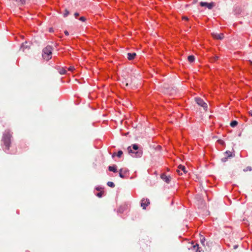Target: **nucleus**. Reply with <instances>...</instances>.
<instances>
[{"instance_id":"f257e3e1","label":"nucleus","mask_w":252,"mask_h":252,"mask_svg":"<svg viewBox=\"0 0 252 252\" xmlns=\"http://www.w3.org/2000/svg\"><path fill=\"white\" fill-rule=\"evenodd\" d=\"M12 133L9 130H6L3 134L1 141L7 150H9L10 147Z\"/></svg>"},{"instance_id":"f03ea898","label":"nucleus","mask_w":252,"mask_h":252,"mask_svg":"<svg viewBox=\"0 0 252 252\" xmlns=\"http://www.w3.org/2000/svg\"><path fill=\"white\" fill-rule=\"evenodd\" d=\"M52 50V47L50 45L47 46L43 49L42 56L44 60L48 61L51 59Z\"/></svg>"},{"instance_id":"7ed1b4c3","label":"nucleus","mask_w":252,"mask_h":252,"mask_svg":"<svg viewBox=\"0 0 252 252\" xmlns=\"http://www.w3.org/2000/svg\"><path fill=\"white\" fill-rule=\"evenodd\" d=\"M194 100L196 103L200 106L202 107L203 109L206 111L208 108V105L207 103L200 97H195Z\"/></svg>"},{"instance_id":"20e7f679","label":"nucleus","mask_w":252,"mask_h":252,"mask_svg":"<svg viewBox=\"0 0 252 252\" xmlns=\"http://www.w3.org/2000/svg\"><path fill=\"white\" fill-rule=\"evenodd\" d=\"M127 151H128V153H132V154H135V156H134L133 157H136V158H140L142 157V156L143 155L142 150H137V151L134 152L131 150L130 146H129L127 148Z\"/></svg>"},{"instance_id":"39448f33","label":"nucleus","mask_w":252,"mask_h":252,"mask_svg":"<svg viewBox=\"0 0 252 252\" xmlns=\"http://www.w3.org/2000/svg\"><path fill=\"white\" fill-rule=\"evenodd\" d=\"M200 5L202 7L205 6L207 7L209 9H212L213 7L215 6V3L213 2L210 3H207L206 2H200Z\"/></svg>"},{"instance_id":"423d86ee","label":"nucleus","mask_w":252,"mask_h":252,"mask_svg":"<svg viewBox=\"0 0 252 252\" xmlns=\"http://www.w3.org/2000/svg\"><path fill=\"white\" fill-rule=\"evenodd\" d=\"M212 36L214 38L216 39L222 40L224 38V34L223 33H217L215 32H213L211 33Z\"/></svg>"},{"instance_id":"0eeeda50","label":"nucleus","mask_w":252,"mask_h":252,"mask_svg":"<svg viewBox=\"0 0 252 252\" xmlns=\"http://www.w3.org/2000/svg\"><path fill=\"white\" fill-rule=\"evenodd\" d=\"M150 204L149 199L143 198L141 201V207L143 209H146V207Z\"/></svg>"},{"instance_id":"6e6552de","label":"nucleus","mask_w":252,"mask_h":252,"mask_svg":"<svg viewBox=\"0 0 252 252\" xmlns=\"http://www.w3.org/2000/svg\"><path fill=\"white\" fill-rule=\"evenodd\" d=\"M132 82L131 77H127V78H125L124 81H123L122 83L123 85H125L126 87H128L132 84Z\"/></svg>"},{"instance_id":"1a4fd4ad","label":"nucleus","mask_w":252,"mask_h":252,"mask_svg":"<svg viewBox=\"0 0 252 252\" xmlns=\"http://www.w3.org/2000/svg\"><path fill=\"white\" fill-rule=\"evenodd\" d=\"M178 169L177 170V172L179 174L182 175V173H181V171H183L184 173H186L187 172V171L186 170V167L185 166L182 165H179L178 166Z\"/></svg>"},{"instance_id":"9d476101","label":"nucleus","mask_w":252,"mask_h":252,"mask_svg":"<svg viewBox=\"0 0 252 252\" xmlns=\"http://www.w3.org/2000/svg\"><path fill=\"white\" fill-rule=\"evenodd\" d=\"M161 178L167 183H169L171 180L170 176H167L164 174H163L161 175Z\"/></svg>"},{"instance_id":"9b49d317","label":"nucleus","mask_w":252,"mask_h":252,"mask_svg":"<svg viewBox=\"0 0 252 252\" xmlns=\"http://www.w3.org/2000/svg\"><path fill=\"white\" fill-rule=\"evenodd\" d=\"M29 44L27 42H25L22 44L21 48L23 50V52L26 51L27 49L29 50L30 49Z\"/></svg>"},{"instance_id":"f8f14e48","label":"nucleus","mask_w":252,"mask_h":252,"mask_svg":"<svg viewBox=\"0 0 252 252\" xmlns=\"http://www.w3.org/2000/svg\"><path fill=\"white\" fill-rule=\"evenodd\" d=\"M199 246L197 244L194 245L193 243L192 244L190 249L193 251H195V252H200V251L199 250ZM190 249V248H189Z\"/></svg>"},{"instance_id":"ddd939ff","label":"nucleus","mask_w":252,"mask_h":252,"mask_svg":"<svg viewBox=\"0 0 252 252\" xmlns=\"http://www.w3.org/2000/svg\"><path fill=\"white\" fill-rule=\"evenodd\" d=\"M136 55V54L135 53H128L127 54V58L129 60H132L135 58Z\"/></svg>"},{"instance_id":"4468645a","label":"nucleus","mask_w":252,"mask_h":252,"mask_svg":"<svg viewBox=\"0 0 252 252\" xmlns=\"http://www.w3.org/2000/svg\"><path fill=\"white\" fill-rule=\"evenodd\" d=\"M108 169L110 171H112L113 172H117L116 165L109 166Z\"/></svg>"},{"instance_id":"2eb2a0df","label":"nucleus","mask_w":252,"mask_h":252,"mask_svg":"<svg viewBox=\"0 0 252 252\" xmlns=\"http://www.w3.org/2000/svg\"><path fill=\"white\" fill-rule=\"evenodd\" d=\"M188 60L189 62L192 63L194 61L195 57L193 55H190L188 56Z\"/></svg>"},{"instance_id":"dca6fc26","label":"nucleus","mask_w":252,"mask_h":252,"mask_svg":"<svg viewBox=\"0 0 252 252\" xmlns=\"http://www.w3.org/2000/svg\"><path fill=\"white\" fill-rule=\"evenodd\" d=\"M19 5H23L25 3V0H13Z\"/></svg>"},{"instance_id":"f3484780","label":"nucleus","mask_w":252,"mask_h":252,"mask_svg":"<svg viewBox=\"0 0 252 252\" xmlns=\"http://www.w3.org/2000/svg\"><path fill=\"white\" fill-rule=\"evenodd\" d=\"M224 156L225 157H227L228 158H230V157H233V155H232V153L230 151H226V152L224 153Z\"/></svg>"},{"instance_id":"a211bd4d","label":"nucleus","mask_w":252,"mask_h":252,"mask_svg":"<svg viewBox=\"0 0 252 252\" xmlns=\"http://www.w3.org/2000/svg\"><path fill=\"white\" fill-rule=\"evenodd\" d=\"M230 125L231 127H234L238 125V122L236 121H233L230 123Z\"/></svg>"},{"instance_id":"6ab92c4d","label":"nucleus","mask_w":252,"mask_h":252,"mask_svg":"<svg viewBox=\"0 0 252 252\" xmlns=\"http://www.w3.org/2000/svg\"><path fill=\"white\" fill-rule=\"evenodd\" d=\"M200 242L201 243V244L204 246V242L205 241V238L204 237H203V236L201 235L200 236Z\"/></svg>"},{"instance_id":"aec40b11","label":"nucleus","mask_w":252,"mask_h":252,"mask_svg":"<svg viewBox=\"0 0 252 252\" xmlns=\"http://www.w3.org/2000/svg\"><path fill=\"white\" fill-rule=\"evenodd\" d=\"M107 184L109 187H111V188H114L115 187V184L112 182H110V181L108 182Z\"/></svg>"},{"instance_id":"412c9836","label":"nucleus","mask_w":252,"mask_h":252,"mask_svg":"<svg viewBox=\"0 0 252 252\" xmlns=\"http://www.w3.org/2000/svg\"><path fill=\"white\" fill-rule=\"evenodd\" d=\"M66 70L63 68L60 69L59 70V73L61 74H64L66 73Z\"/></svg>"},{"instance_id":"4be33fe9","label":"nucleus","mask_w":252,"mask_h":252,"mask_svg":"<svg viewBox=\"0 0 252 252\" xmlns=\"http://www.w3.org/2000/svg\"><path fill=\"white\" fill-rule=\"evenodd\" d=\"M252 170V168L251 166H248L246 168L243 169V171L244 172L251 171Z\"/></svg>"},{"instance_id":"5701e85b","label":"nucleus","mask_w":252,"mask_h":252,"mask_svg":"<svg viewBox=\"0 0 252 252\" xmlns=\"http://www.w3.org/2000/svg\"><path fill=\"white\" fill-rule=\"evenodd\" d=\"M132 147L133 150H138V146L136 144H133L132 145Z\"/></svg>"},{"instance_id":"b1692460","label":"nucleus","mask_w":252,"mask_h":252,"mask_svg":"<svg viewBox=\"0 0 252 252\" xmlns=\"http://www.w3.org/2000/svg\"><path fill=\"white\" fill-rule=\"evenodd\" d=\"M123 153L122 151H119L117 155V157L120 158L123 155Z\"/></svg>"},{"instance_id":"393cba45","label":"nucleus","mask_w":252,"mask_h":252,"mask_svg":"<svg viewBox=\"0 0 252 252\" xmlns=\"http://www.w3.org/2000/svg\"><path fill=\"white\" fill-rule=\"evenodd\" d=\"M69 11L67 9H65V12L63 14L64 17H66L69 14Z\"/></svg>"},{"instance_id":"a878e982","label":"nucleus","mask_w":252,"mask_h":252,"mask_svg":"<svg viewBox=\"0 0 252 252\" xmlns=\"http://www.w3.org/2000/svg\"><path fill=\"white\" fill-rule=\"evenodd\" d=\"M103 193V191H100V192H98V193L97 194V196L98 197L100 198V197H102Z\"/></svg>"},{"instance_id":"bb28decb","label":"nucleus","mask_w":252,"mask_h":252,"mask_svg":"<svg viewBox=\"0 0 252 252\" xmlns=\"http://www.w3.org/2000/svg\"><path fill=\"white\" fill-rule=\"evenodd\" d=\"M228 158V157H226L225 156V157L221 158V161L222 162H226L227 161Z\"/></svg>"},{"instance_id":"cd10ccee","label":"nucleus","mask_w":252,"mask_h":252,"mask_svg":"<svg viewBox=\"0 0 252 252\" xmlns=\"http://www.w3.org/2000/svg\"><path fill=\"white\" fill-rule=\"evenodd\" d=\"M79 20L82 22H85L86 20V19L85 17L82 16L79 18Z\"/></svg>"},{"instance_id":"c85d7f7f","label":"nucleus","mask_w":252,"mask_h":252,"mask_svg":"<svg viewBox=\"0 0 252 252\" xmlns=\"http://www.w3.org/2000/svg\"><path fill=\"white\" fill-rule=\"evenodd\" d=\"M219 58V57L218 56H215L213 59H212V62H214V61H215L216 60H217Z\"/></svg>"},{"instance_id":"c756f323","label":"nucleus","mask_w":252,"mask_h":252,"mask_svg":"<svg viewBox=\"0 0 252 252\" xmlns=\"http://www.w3.org/2000/svg\"><path fill=\"white\" fill-rule=\"evenodd\" d=\"M74 69V68L73 66H70L68 68V70L70 71H72Z\"/></svg>"},{"instance_id":"7c9ffc66","label":"nucleus","mask_w":252,"mask_h":252,"mask_svg":"<svg viewBox=\"0 0 252 252\" xmlns=\"http://www.w3.org/2000/svg\"><path fill=\"white\" fill-rule=\"evenodd\" d=\"M119 176L122 178H124V175L122 173H121V172L119 173Z\"/></svg>"},{"instance_id":"2f4dec72","label":"nucleus","mask_w":252,"mask_h":252,"mask_svg":"<svg viewBox=\"0 0 252 252\" xmlns=\"http://www.w3.org/2000/svg\"><path fill=\"white\" fill-rule=\"evenodd\" d=\"M218 142L221 145H223L224 144V142L222 140H218Z\"/></svg>"},{"instance_id":"473e14b6","label":"nucleus","mask_w":252,"mask_h":252,"mask_svg":"<svg viewBox=\"0 0 252 252\" xmlns=\"http://www.w3.org/2000/svg\"><path fill=\"white\" fill-rule=\"evenodd\" d=\"M182 18H183V19L185 20H189V18L187 17H186V16H184V17H183Z\"/></svg>"},{"instance_id":"72a5a7b5","label":"nucleus","mask_w":252,"mask_h":252,"mask_svg":"<svg viewBox=\"0 0 252 252\" xmlns=\"http://www.w3.org/2000/svg\"><path fill=\"white\" fill-rule=\"evenodd\" d=\"M79 13H77V12H76V13H74V16H75L76 17H77V16H79Z\"/></svg>"},{"instance_id":"f704fd0d","label":"nucleus","mask_w":252,"mask_h":252,"mask_svg":"<svg viewBox=\"0 0 252 252\" xmlns=\"http://www.w3.org/2000/svg\"><path fill=\"white\" fill-rule=\"evenodd\" d=\"M64 33H65V34L66 35H68V34H69L68 32L67 31H65L64 32Z\"/></svg>"},{"instance_id":"c9c22d12","label":"nucleus","mask_w":252,"mask_h":252,"mask_svg":"<svg viewBox=\"0 0 252 252\" xmlns=\"http://www.w3.org/2000/svg\"><path fill=\"white\" fill-rule=\"evenodd\" d=\"M249 113L251 116H252V110H250L249 111Z\"/></svg>"},{"instance_id":"e433bc0d","label":"nucleus","mask_w":252,"mask_h":252,"mask_svg":"<svg viewBox=\"0 0 252 252\" xmlns=\"http://www.w3.org/2000/svg\"><path fill=\"white\" fill-rule=\"evenodd\" d=\"M101 189V187H97V188H96V189L97 190H100V189Z\"/></svg>"},{"instance_id":"4c0bfd02","label":"nucleus","mask_w":252,"mask_h":252,"mask_svg":"<svg viewBox=\"0 0 252 252\" xmlns=\"http://www.w3.org/2000/svg\"><path fill=\"white\" fill-rule=\"evenodd\" d=\"M197 2V0H193L192 3L193 4L196 3Z\"/></svg>"},{"instance_id":"58836bf2","label":"nucleus","mask_w":252,"mask_h":252,"mask_svg":"<svg viewBox=\"0 0 252 252\" xmlns=\"http://www.w3.org/2000/svg\"><path fill=\"white\" fill-rule=\"evenodd\" d=\"M237 247H238V246H237V245H234V249H236V248H237Z\"/></svg>"},{"instance_id":"ea45409f","label":"nucleus","mask_w":252,"mask_h":252,"mask_svg":"<svg viewBox=\"0 0 252 252\" xmlns=\"http://www.w3.org/2000/svg\"><path fill=\"white\" fill-rule=\"evenodd\" d=\"M122 169H121L120 170V172L122 173Z\"/></svg>"},{"instance_id":"a19ab883","label":"nucleus","mask_w":252,"mask_h":252,"mask_svg":"<svg viewBox=\"0 0 252 252\" xmlns=\"http://www.w3.org/2000/svg\"><path fill=\"white\" fill-rule=\"evenodd\" d=\"M115 155V153H114L112 155V157H113Z\"/></svg>"},{"instance_id":"79ce46f5","label":"nucleus","mask_w":252,"mask_h":252,"mask_svg":"<svg viewBox=\"0 0 252 252\" xmlns=\"http://www.w3.org/2000/svg\"><path fill=\"white\" fill-rule=\"evenodd\" d=\"M250 62H251V63H252V61L250 60Z\"/></svg>"}]
</instances>
